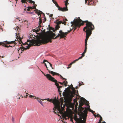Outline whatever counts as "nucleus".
I'll return each instance as SVG.
<instances>
[{"instance_id": "nucleus-1", "label": "nucleus", "mask_w": 123, "mask_h": 123, "mask_svg": "<svg viewBox=\"0 0 123 123\" xmlns=\"http://www.w3.org/2000/svg\"><path fill=\"white\" fill-rule=\"evenodd\" d=\"M84 24H70L69 27L70 30L68 31L67 32H64L62 30L59 31V34H58L57 36L55 37L56 35L52 31H50L46 36H43L41 37L39 39L34 40L32 43V44L30 43V40H28L27 42H25L24 45L27 44V46L25 48L24 47H21V49L22 51H24L26 49H28L32 45V44L34 46H39L42 44H45L49 42H52L51 40L52 39H56L60 37V38H64L66 37V36L67 35L68 33L70 32L74 28V30L76 29L77 27L79 28L81 25H83Z\"/></svg>"}, {"instance_id": "nucleus-2", "label": "nucleus", "mask_w": 123, "mask_h": 123, "mask_svg": "<svg viewBox=\"0 0 123 123\" xmlns=\"http://www.w3.org/2000/svg\"><path fill=\"white\" fill-rule=\"evenodd\" d=\"M86 26L84 28L83 30L85 32H86L85 45H87V40L92 34V31L94 29V27L92 24H86Z\"/></svg>"}, {"instance_id": "nucleus-3", "label": "nucleus", "mask_w": 123, "mask_h": 123, "mask_svg": "<svg viewBox=\"0 0 123 123\" xmlns=\"http://www.w3.org/2000/svg\"><path fill=\"white\" fill-rule=\"evenodd\" d=\"M36 6H34L33 7H28L27 9V10L28 11H31V10L32 9H35L36 10V13L38 15V16H39V15H40V17H39V23H42V21L41 19V14H42L43 15V17H44V20H43V23H44L46 20V18H45V16L44 14L41 11L38 10L37 9L36 7L37 6L36 5H35Z\"/></svg>"}, {"instance_id": "nucleus-4", "label": "nucleus", "mask_w": 123, "mask_h": 123, "mask_svg": "<svg viewBox=\"0 0 123 123\" xmlns=\"http://www.w3.org/2000/svg\"><path fill=\"white\" fill-rule=\"evenodd\" d=\"M44 100H47L49 102L52 101L54 105V108H53V110L55 111L57 109L59 111V112H62L60 105V103L58 102L56 99H50L49 98H48L47 99H45Z\"/></svg>"}, {"instance_id": "nucleus-5", "label": "nucleus", "mask_w": 123, "mask_h": 123, "mask_svg": "<svg viewBox=\"0 0 123 123\" xmlns=\"http://www.w3.org/2000/svg\"><path fill=\"white\" fill-rule=\"evenodd\" d=\"M92 23L90 22H88L87 20L83 21L80 19L79 17L77 18H75L73 21H71L70 23Z\"/></svg>"}, {"instance_id": "nucleus-6", "label": "nucleus", "mask_w": 123, "mask_h": 123, "mask_svg": "<svg viewBox=\"0 0 123 123\" xmlns=\"http://www.w3.org/2000/svg\"><path fill=\"white\" fill-rule=\"evenodd\" d=\"M88 108H85V109L84 110L83 112L85 115L82 116V117L84 120V122L85 123L86 121V115L87 113V110Z\"/></svg>"}, {"instance_id": "nucleus-7", "label": "nucleus", "mask_w": 123, "mask_h": 123, "mask_svg": "<svg viewBox=\"0 0 123 123\" xmlns=\"http://www.w3.org/2000/svg\"><path fill=\"white\" fill-rule=\"evenodd\" d=\"M93 0H85V3L88 5H94L95 4Z\"/></svg>"}, {"instance_id": "nucleus-8", "label": "nucleus", "mask_w": 123, "mask_h": 123, "mask_svg": "<svg viewBox=\"0 0 123 123\" xmlns=\"http://www.w3.org/2000/svg\"><path fill=\"white\" fill-rule=\"evenodd\" d=\"M2 43H3L4 44H14L15 45L16 44V43L15 42V41H12L11 42H8L7 41H6L3 42H0V45Z\"/></svg>"}, {"instance_id": "nucleus-9", "label": "nucleus", "mask_w": 123, "mask_h": 123, "mask_svg": "<svg viewBox=\"0 0 123 123\" xmlns=\"http://www.w3.org/2000/svg\"><path fill=\"white\" fill-rule=\"evenodd\" d=\"M49 80L53 82H55V85L57 86V88L59 86L58 84V82L57 80H55L54 78L51 76Z\"/></svg>"}, {"instance_id": "nucleus-10", "label": "nucleus", "mask_w": 123, "mask_h": 123, "mask_svg": "<svg viewBox=\"0 0 123 123\" xmlns=\"http://www.w3.org/2000/svg\"><path fill=\"white\" fill-rule=\"evenodd\" d=\"M81 101L82 103L81 104L80 103V105L81 107L83 104V103H85L86 102V103H87V102H88V101H87L86 100L83 98H82L81 99Z\"/></svg>"}, {"instance_id": "nucleus-11", "label": "nucleus", "mask_w": 123, "mask_h": 123, "mask_svg": "<svg viewBox=\"0 0 123 123\" xmlns=\"http://www.w3.org/2000/svg\"><path fill=\"white\" fill-rule=\"evenodd\" d=\"M57 25H56L55 27V28H53L52 30L54 32H55V31H56L57 30H58L59 28L60 27V26H59V24H56Z\"/></svg>"}, {"instance_id": "nucleus-12", "label": "nucleus", "mask_w": 123, "mask_h": 123, "mask_svg": "<svg viewBox=\"0 0 123 123\" xmlns=\"http://www.w3.org/2000/svg\"><path fill=\"white\" fill-rule=\"evenodd\" d=\"M41 72L43 73V74L46 77V78L47 79H48L49 80V79L51 77V76L49 74H45L42 71H41Z\"/></svg>"}, {"instance_id": "nucleus-13", "label": "nucleus", "mask_w": 123, "mask_h": 123, "mask_svg": "<svg viewBox=\"0 0 123 123\" xmlns=\"http://www.w3.org/2000/svg\"><path fill=\"white\" fill-rule=\"evenodd\" d=\"M64 22H62V21H59L58 20H56V21H55L54 23H66V22H65V21H68L67 19L65 18L64 19Z\"/></svg>"}, {"instance_id": "nucleus-14", "label": "nucleus", "mask_w": 123, "mask_h": 123, "mask_svg": "<svg viewBox=\"0 0 123 123\" xmlns=\"http://www.w3.org/2000/svg\"><path fill=\"white\" fill-rule=\"evenodd\" d=\"M16 21H19L20 22V21H21L22 22H23V21H24V22H27L28 21H27L26 20H25V21H24L23 20H22L21 19H20L19 18V17H18V18H16V19L15 20Z\"/></svg>"}, {"instance_id": "nucleus-15", "label": "nucleus", "mask_w": 123, "mask_h": 123, "mask_svg": "<svg viewBox=\"0 0 123 123\" xmlns=\"http://www.w3.org/2000/svg\"><path fill=\"white\" fill-rule=\"evenodd\" d=\"M35 99H37L38 102H39L41 105L43 106V104L42 102L41 101V99L39 98L35 97Z\"/></svg>"}, {"instance_id": "nucleus-16", "label": "nucleus", "mask_w": 123, "mask_h": 123, "mask_svg": "<svg viewBox=\"0 0 123 123\" xmlns=\"http://www.w3.org/2000/svg\"><path fill=\"white\" fill-rule=\"evenodd\" d=\"M39 24V25L38 26L37 29V30H35V31H36V32L37 33V32H38L40 30V28L41 27V25H40V24Z\"/></svg>"}, {"instance_id": "nucleus-17", "label": "nucleus", "mask_w": 123, "mask_h": 123, "mask_svg": "<svg viewBox=\"0 0 123 123\" xmlns=\"http://www.w3.org/2000/svg\"><path fill=\"white\" fill-rule=\"evenodd\" d=\"M49 71V73L53 75H55V74L57 75V73H56L55 72L52 71H50L49 69L48 70Z\"/></svg>"}, {"instance_id": "nucleus-18", "label": "nucleus", "mask_w": 123, "mask_h": 123, "mask_svg": "<svg viewBox=\"0 0 123 123\" xmlns=\"http://www.w3.org/2000/svg\"><path fill=\"white\" fill-rule=\"evenodd\" d=\"M76 92L71 93V98H72L73 97H75L77 95V94H75Z\"/></svg>"}, {"instance_id": "nucleus-19", "label": "nucleus", "mask_w": 123, "mask_h": 123, "mask_svg": "<svg viewBox=\"0 0 123 123\" xmlns=\"http://www.w3.org/2000/svg\"><path fill=\"white\" fill-rule=\"evenodd\" d=\"M45 62H48L47 60H43V62H42L41 63H44V64L45 65L46 67V68H47V70H48V67H47V66L46 64L45 63Z\"/></svg>"}, {"instance_id": "nucleus-20", "label": "nucleus", "mask_w": 123, "mask_h": 123, "mask_svg": "<svg viewBox=\"0 0 123 123\" xmlns=\"http://www.w3.org/2000/svg\"><path fill=\"white\" fill-rule=\"evenodd\" d=\"M62 10L61 11L64 12L66 11H68V8H67V7H64L63 8H62Z\"/></svg>"}, {"instance_id": "nucleus-21", "label": "nucleus", "mask_w": 123, "mask_h": 123, "mask_svg": "<svg viewBox=\"0 0 123 123\" xmlns=\"http://www.w3.org/2000/svg\"><path fill=\"white\" fill-rule=\"evenodd\" d=\"M63 83V84H64V85L65 86H67L68 82L66 80L64 81Z\"/></svg>"}, {"instance_id": "nucleus-22", "label": "nucleus", "mask_w": 123, "mask_h": 123, "mask_svg": "<svg viewBox=\"0 0 123 123\" xmlns=\"http://www.w3.org/2000/svg\"><path fill=\"white\" fill-rule=\"evenodd\" d=\"M62 86H59V87L58 88H57L58 89V91L59 92H62L60 90V89L61 88H62Z\"/></svg>"}, {"instance_id": "nucleus-23", "label": "nucleus", "mask_w": 123, "mask_h": 123, "mask_svg": "<svg viewBox=\"0 0 123 123\" xmlns=\"http://www.w3.org/2000/svg\"><path fill=\"white\" fill-rule=\"evenodd\" d=\"M72 90L73 91V93L76 92V91L74 88L73 87V86L72 85Z\"/></svg>"}, {"instance_id": "nucleus-24", "label": "nucleus", "mask_w": 123, "mask_h": 123, "mask_svg": "<svg viewBox=\"0 0 123 123\" xmlns=\"http://www.w3.org/2000/svg\"><path fill=\"white\" fill-rule=\"evenodd\" d=\"M63 101H61V106L62 108L63 107H65V106L64 105H63V107H62V106L63 105Z\"/></svg>"}, {"instance_id": "nucleus-25", "label": "nucleus", "mask_w": 123, "mask_h": 123, "mask_svg": "<svg viewBox=\"0 0 123 123\" xmlns=\"http://www.w3.org/2000/svg\"><path fill=\"white\" fill-rule=\"evenodd\" d=\"M28 0V2H30V3H32L33 4H34V3H35L34 1H32L31 0Z\"/></svg>"}, {"instance_id": "nucleus-26", "label": "nucleus", "mask_w": 123, "mask_h": 123, "mask_svg": "<svg viewBox=\"0 0 123 123\" xmlns=\"http://www.w3.org/2000/svg\"><path fill=\"white\" fill-rule=\"evenodd\" d=\"M85 49L84 50V53H86V50L87 49V45H85Z\"/></svg>"}, {"instance_id": "nucleus-27", "label": "nucleus", "mask_w": 123, "mask_h": 123, "mask_svg": "<svg viewBox=\"0 0 123 123\" xmlns=\"http://www.w3.org/2000/svg\"><path fill=\"white\" fill-rule=\"evenodd\" d=\"M65 5L66 6L65 7H67V5H68V1H67V2L66 1H65Z\"/></svg>"}, {"instance_id": "nucleus-28", "label": "nucleus", "mask_w": 123, "mask_h": 123, "mask_svg": "<svg viewBox=\"0 0 123 123\" xmlns=\"http://www.w3.org/2000/svg\"><path fill=\"white\" fill-rule=\"evenodd\" d=\"M6 44H4L3 43H2L0 45H2L3 46H4L5 47L8 48V46L6 45Z\"/></svg>"}, {"instance_id": "nucleus-29", "label": "nucleus", "mask_w": 123, "mask_h": 123, "mask_svg": "<svg viewBox=\"0 0 123 123\" xmlns=\"http://www.w3.org/2000/svg\"><path fill=\"white\" fill-rule=\"evenodd\" d=\"M73 63H72H72H70L69 65V66L70 67H67V68L68 69L69 68H70L71 67V66L73 64Z\"/></svg>"}, {"instance_id": "nucleus-30", "label": "nucleus", "mask_w": 123, "mask_h": 123, "mask_svg": "<svg viewBox=\"0 0 123 123\" xmlns=\"http://www.w3.org/2000/svg\"><path fill=\"white\" fill-rule=\"evenodd\" d=\"M73 63H72H72H70L69 65V66L70 67H67V68L68 69L69 68H70L71 67V66L73 64Z\"/></svg>"}, {"instance_id": "nucleus-31", "label": "nucleus", "mask_w": 123, "mask_h": 123, "mask_svg": "<svg viewBox=\"0 0 123 123\" xmlns=\"http://www.w3.org/2000/svg\"><path fill=\"white\" fill-rule=\"evenodd\" d=\"M73 63H72H72H70L69 65V66L70 67H67V68L68 69L69 68H70L71 67V66L73 64Z\"/></svg>"}, {"instance_id": "nucleus-32", "label": "nucleus", "mask_w": 123, "mask_h": 123, "mask_svg": "<svg viewBox=\"0 0 123 123\" xmlns=\"http://www.w3.org/2000/svg\"><path fill=\"white\" fill-rule=\"evenodd\" d=\"M52 1L53 3H54L55 4L56 3H57V2L54 0H53Z\"/></svg>"}, {"instance_id": "nucleus-33", "label": "nucleus", "mask_w": 123, "mask_h": 123, "mask_svg": "<svg viewBox=\"0 0 123 123\" xmlns=\"http://www.w3.org/2000/svg\"><path fill=\"white\" fill-rule=\"evenodd\" d=\"M35 97H36L35 96H32L31 95H30L29 96V97H30V98H32V97L33 98L34 97H35V98H34L35 99Z\"/></svg>"}, {"instance_id": "nucleus-34", "label": "nucleus", "mask_w": 123, "mask_h": 123, "mask_svg": "<svg viewBox=\"0 0 123 123\" xmlns=\"http://www.w3.org/2000/svg\"><path fill=\"white\" fill-rule=\"evenodd\" d=\"M78 61V59H76V60L74 61H73V62H72L73 64V63H75V62H76V61Z\"/></svg>"}, {"instance_id": "nucleus-35", "label": "nucleus", "mask_w": 123, "mask_h": 123, "mask_svg": "<svg viewBox=\"0 0 123 123\" xmlns=\"http://www.w3.org/2000/svg\"><path fill=\"white\" fill-rule=\"evenodd\" d=\"M58 10L60 11H61L62 10V8L61 7L59 6V7H58Z\"/></svg>"}, {"instance_id": "nucleus-36", "label": "nucleus", "mask_w": 123, "mask_h": 123, "mask_svg": "<svg viewBox=\"0 0 123 123\" xmlns=\"http://www.w3.org/2000/svg\"><path fill=\"white\" fill-rule=\"evenodd\" d=\"M16 38H18L19 39V40H21V38L20 37H18V36H17V37H16Z\"/></svg>"}, {"instance_id": "nucleus-37", "label": "nucleus", "mask_w": 123, "mask_h": 123, "mask_svg": "<svg viewBox=\"0 0 123 123\" xmlns=\"http://www.w3.org/2000/svg\"><path fill=\"white\" fill-rule=\"evenodd\" d=\"M85 53H84V52L82 54V56L84 57L85 55L84 54Z\"/></svg>"}, {"instance_id": "nucleus-38", "label": "nucleus", "mask_w": 123, "mask_h": 123, "mask_svg": "<svg viewBox=\"0 0 123 123\" xmlns=\"http://www.w3.org/2000/svg\"><path fill=\"white\" fill-rule=\"evenodd\" d=\"M83 57L82 56H81V57H79L78 59H78V60L79 59H81V58H82Z\"/></svg>"}, {"instance_id": "nucleus-39", "label": "nucleus", "mask_w": 123, "mask_h": 123, "mask_svg": "<svg viewBox=\"0 0 123 123\" xmlns=\"http://www.w3.org/2000/svg\"><path fill=\"white\" fill-rule=\"evenodd\" d=\"M55 5V6L57 7H59V6L57 3H56V4Z\"/></svg>"}, {"instance_id": "nucleus-40", "label": "nucleus", "mask_w": 123, "mask_h": 123, "mask_svg": "<svg viewBox=\"0 0 123 123\" xmlns=\"http://www.w3.org/2000/svg\"><path fill=\"white\" fill-rule=\"evenodd\" d=\"M96 116H97V117H100L101 116L99 114H97V115Z\"/></svg>"}, {"instance_id": "nucleus-41", "label": "nucleus", "mask_w": 123, "mask_h": 123, "mask_svg": "<svg viewBox=\"0 0 123 123\" xmlns=\"http://www.w3.org/2000/svg\"><path fill=\"white\" fill-rule=\"evenodd\" d=\"M64 118H65V119H66V115H63V116H62Z\"/></svg>"}, {"instance_id": "nucleus-42", "label": "nucleus", "mask_w": 123, "mask_h": 123, "mask_svg": "<svg viewBox=\"0 0 123 123\" xmlns=\"http://www.w3.org/2000/svg\"><path fill=\"white\" fill-rule=\"evenodd\" d=\"M58 83L61 85H63V83H62L61 82H58Z\"/></svg>"}, {"instance_id": "nucleus-43", "label": "nucleus", "mask_w": 123, "mask_h": 123, "mask_svg": "<svg viewBox=\"0 0 123 123\" xmlns=\"http://www.w3.org/2000/svg\"><path fill=\"white\" fill-rule=\"evenodd\" d=\"M49 16L50 17H52L53 16V14H50V15H49Z\"/></svg>"}, {"instance_id": "nucleus-44", "label": "nucleus", "mask_w": 123, "mask_h": 123, "mask_svg": "<svg viewBox=\"0 0 123 123\" xmlns=\"http://www.w3.org/2000/svg\"><path fill=\"white\" fill-rule=\"evenodd\" d=\"M48 62V63L49 64H50V66L51 67L52 66V65L49 62Z\"/></svg>"}, {"instance_id": "nucleus-45", "label": "nucleus", "mask_w": 123, "mask_h": 123, "mask_svg": "<svg viewBox=\"0 0 123 123\" xmlns=\"http://www.w3.org/2000/svg\"><path fill=\"white\" fill-rule=\"evenodd\" d=\"M100 117V118L99 120L102 121V117L101 116Z\"/></svg>"}, {"instance_id": "nucleus-46", "label": "nucleus", "mask_w": 123, "mask_h": 123, "mask_svg": "<svg viewBox=\"0 0 123 123\" xmlns=\"http://www.w3.org/2000/svg\"><path fill=\"white\" fill-rule=\"evenodd\" d=\"M15 45H13V46H11V45H9L8 46V47H14V46H15Z\"/></svg>"}, {"instance_id": "nucleus-47", "label": "nucleus", "mask_w": 123, "mask_h": 123, "mask_svg": "<svg viewBox=\"0 0 123 123\" xmlns=\"http://www.w3.org/2000/svg\"><path fill=\"white\" fill-rule=\"evenodd\" d=\"M62 123H66V122H64V121L63 120H62Z\"/></svg>"}, {"instance_id": "nucleus-48", "label": "nucleus", "mask_w": 123, "mask_h": 123, "mask_svg": "<svg viewBox=\"0 0 123 123\" xmlns=\"http://www.w3.org/2000/svg\"><path fill=\"white\" fill-rule=\"evenodd\" d=\"M88 108V109H89V111H91V109L89 108Z\"/></svg>"}, {"instance_id": "nucleus-49", "label": "nucleus", "mask_w": 123, "mask_h": 123, "mask_svg": "<svg viewBox=\"0 0 123 123\" xmlns=\"http://www.w3.org/2000/svg\"><path fill=\"white\" fill-rule=\"evenodd\" d=\"M62 79V80H66V79L65 78H63V77Z\"/></svg>"}, {"instance_id": "nucleus-50", "label": "nucleus", "mask_w": 123, "mask_h": 123, "mask_svg": "<svg viewBox=\"0 0 123 123\" xmlns=\"http://www.w3.org/2000/svg\"><path fill=\"white\" fill-rule=\"evenodd\" d=\"M101 120H99V122L101 123Z\"/></svg>"}, {"instance_id": "nucleus-51", "label": "nucleus", "mask_w": 123, "mask_h": 123, "mask_svg": "<svg viewBox=\"0 0 123 123\" xmlns=\"http://www.w3.org/2000/svg\"><path fill=\"white\" fill-rule=\"evenodd\" d=\"M79 86H80L81 85V84H80V83H79Z\"/></svg>"}, {"instance_id": "nucleus-52", "label": "nucleus", "mask_w": 123, "mask_h": 123, "mask_svg": "<svg viewBox=\"0 0 123 123\" xmlns=\"http://www.w3.org/2000/svg\"><path fill=\"white\" fill-rule=\"evenodd\" d=\"M60 76H61V79H62L63 77L61 75H60Z\"/></svg>"}, {"instance_id": "nucleus-53", "label": "nucleus", "mask_w": 123, "mask_h": 123, "mask_svg": "<svg viewBox=\"0 0 123 123\" xmlns=\"http://www.w3.org/2000/svg\"><path fill=\"white\" fill-rule=\"evenodd\" d=\"M28 96V95H26L25 96V97H27Z\"/></svg>"}, {"instance_id": "nucleus-54", "label": "nucleus", "mask_w": 123, "mask_h": 123, "mask_svg": "<svg viewBox=\"0 0 123 123\" xmlns=\"http://www.w3.org/2000/svg\"><path fill=\"white\" fill-rule=\"evenodd\" d=\"M54 112L55 113V114H56L57 113V112H56L55 111H54Z\"/></svg>"}, {"instance_id": "nucleus-55", "label": "nucleus", "mask_w": 123, "mask_h": 123, "mask_svg": "<svg viewBox=\"0 0 123 123\" xmlns=\"http://www.w3.org/2000/svg\"><path fill=\"white\" fill-rule=\"evenodd\" d=\"M67 89H68L69 90H70V89L69 88H67Z\"/></svg>"}, {"instance_id": "nucleus-56", "label": "nucleus", "mask_w": 123, "mask_h": 123, "mask_svg": "<svg viewBox=\"0 0 123 123\" xmlns=\"http://www.w3.org/2000/svg\"><path fill=\"white\" fill-rule=\"evenodd\" d=\"M41 99V100H42L43 101L44 100H44V99Z\"/></svg>"}, {"instance_id": "nucleus-57", "label": "nucleus", "mask_w": 123, "mask_h": 123, "mask_svg": "<svg viewBox=\"0 0 123 123\" xmlns=\"http://www.w3.org/2000/svg\"><path fill=\"white\" fill-rule=\"evenodd\" d=\"M64 24L65 25H66V24Z\"/></svg>"}, {"instance_id": "nucleus-58", "label": "nucleus", "mask_w": 123, "mask_h": 123, "mask_svg": "<svg viewBox=\"0 0 123 123\" xmlns=\"http://www.w3.org/2000/svg\"><path fill=\"white\" fill-rule=\"evenodd\" d=\"M18 28H19L18 27V26H17V29H18Z\"/></svg>"}, {"instance_id": "nucleus-59", "label": "nucleus", "mask_w": 123, "mask_h": 123, "mask_svg": "<svg viewBox=\"0 0 123 123\" xmlns=\"http://www.w3.org/2000/svg\"><path fill=\"white\" fill-rule=\"evenodd\" d=\"M51 68L52 69H54V68L52 66L51 67Z\"/></svg>"}, {"instance_id": "nucleus-60", "label": "nucleus", "mask_w": 123, "mask_h": 123, "mask_svg": "<svg viewBox=\"0 0 123 123\" xmlns=\"http://www.w3.org/2000/svg\"><path fill=\"white\" fill-rule=\"evenodd\" d=\"M103 123H106L104 121L103 122Z\"/></svg>"}, {"instance_id": "nucleus-61", "label": "nucleus", "mask_w": 123, "mask_h": 123, "mask_svg": "<svg viewBox=\"0 0 123 123\" xmlns=\"http://www.w3.org/2000/svg\"><path fill=\"white\" fill-rule=\"evenodd\" d=\"M4 56H2V57H1L2 58H4Z\"/></svg>"}, {"instance_id": "nucleus-62", "label": "nucleus", "mask_w": 123, "mask_h": 123, "mask_svg": "<svg viewBox=\"0 0 123 123\" xmlns=\"http://www.w3.org/2000/svg\"><path fill=\"white\" fill-rule=\"evenodd\" d=\"M26 92V91H25V93H26V94H28V93H27Z\"/></svg>"}, {"instance_id": "nucleus-63", "label": "nucleus", "mask_w": 123, "mask_h": 123, "mask_svg": "<svg viewBox=\"0 0 123 123\" xmlns=\"http://www.w3.org/2000/svg\"><path fill=\"white\" fill-rule=\"evenodd\" d=\"M68 0H66V1L67 2V1H68Z\"/></svg>"}, {"instance_id": "nucleus-64", "label": "nucleus", "mask_w": 123, "mask_h": 123, "mask_svg": "<svg viewBox=\"0 0 123 123\" xmlns=\"http://www.w3.org/2000/svg\"><path fill=\"white\" fill-rule=\"evenodd\" d=\"M34 4V6H36V5H36L35 4Z\"/></svg>"}]
</instances>
